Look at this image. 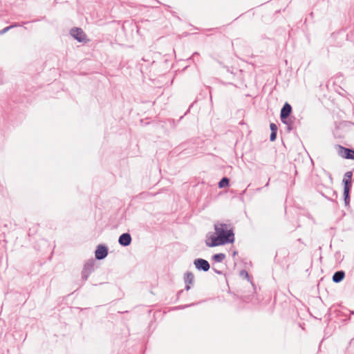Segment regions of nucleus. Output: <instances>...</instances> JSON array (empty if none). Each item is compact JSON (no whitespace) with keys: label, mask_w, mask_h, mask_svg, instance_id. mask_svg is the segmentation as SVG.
Returning <instances> with one entry per match:
<instances>
[{"label":"nucleus","mask_w":354,"mask_h":354,"mask_svg":"<svg viewBox=\"0 0 354 354\" xmlns=\"http://www.w3.org/2000/svg\"><path fill=\"white\" fill-rule=\"evenodd\" d=\"M214 227L223 245L234 243L235 234L233 227L230 225L224 223H216Z\"/></svg>","instance_id":"f257e3e1"},{"label":"nucleus","mask_w":354,"mask_h":354,"mask_svg":"<svg viewBox=\"0 0 354 354\" xmlns=\"http://www.w3.org/2000/svg\"><path fill=\"white\" fill-rule=\"evenodd\" d=\"M221 75L226 84L237 86L243 83V70L240 68H223Z\"/></svg>","instance_id":"f03ea898"},{"label":"nucleus","mask_w":354,"mask_h":354,"mask_svg":"<svg viewBox=\"0 0 354 354\" xmlns=\"http://www.w3.org/2000/svg\"><path fill=\"white\" fill-rule=\"evenodd\" d=\"M353 176V172L352 171H346L344 175L342 180V183L344 184V205L346 207L350 206V201H351V196L350 193L351 191L352 187V178Z\"/></svg>","instance_id":"7ed1b4c3"},{"label":"nucleus","mask_w":354,"mask_h":354,"mask_svg":"<svg viewBox=\"0 0 354 354\" xmlns=\"http://www.w3.org/2000/svg\"><path fill=\"white\" fill-rule=\"evenodd\" d=\"M205 245L209 248L223 245L216 232H209L206 235Z\"/></svg>","instance_id":"20e7f679"},{"label":"nucleus","mask_w":354,"mask_h":354,"mask_svg":"<svg viewBox=\"0 0 354 354\" xmlns=\"http://www.w3.org/2000/svg\"><path fill=\"white\" fill-rule=\"evenodd\" d=\"M95 270V260L88 259L84 265L82 271V279L86 281L90 274Z\"/></svg>","instance_id":"39448f33"},{"label":"nucleus","mask_w":354,"mask_h":354,"mask_svg":"<svg viewBox=\"0 0 354 354\" xmlns=\"http://www.w3.org/2000/svg\"><path fill=\"white\" fill-rule=\"evenodd\" d=\"M336 148L339 156L348 160H354V149L345 147L340 145H337Z\"/></svg>","instance_id":"423d86ee"},{"label":"nucleus","mask_w":354,"mask_h":354,"mask_svg":"<svg viewBox=\"0 0 354 354\" xmlns=\"http://www.w3.org/2000/svg\"><path fill=\"white\" fill-rule=\"evenodd\" d=\"M70 35L79 42L86 43L88 41L86 33L80 28L75 27L71 28Z\"/></svg>","instance_id":"0eeeda50"},{"label":"nucleus","mask_w":354,"mask_h":354,"mask_svg":"<svg viewBox=\"0 0 354 354\" xmlns=\"http://www.w3.org/2000/svg\"><path fill=\"white\" fill-rule=\"evenodd\" d=\"M194 265L198 271L207 272L210 268V264L206 259L197 258L194 260Z\"/></svg>","instance_id":"6e6552de"},{"label":"nucleus","mask_w":354,"mask_h":354,"mask_svg":"<svg viewBox=\"0 0 354 354\" xmlns=\"http://www.w3.org/2000/svg\"><path fill=\"white\" fill-rule=\"evenodd\" d=\"M109 254V248L104 244H99L95 251V257L97 260L105 259Z\"/></svg>","instance_id":"1a4fd4ad"},{"label":"nucleus","mask_w":354,"mask_h":354,"mask_svg":"<svg viewBox=\"0 0 354 354\" xmlns=\"http://www.w3.org/2000/svg\"><path fill=\"white\" fill-rule=\"evenodd\" d=\"M292 113V106L288 102H285L281 109L280 111V120L281 122H286L287 118L290 116Z\"/></svg>","instance_id":"9d476101"},{"label":"nucleus","mask_w":354,"mask_h":354,"mask_svg":"<svg viewBox=\"0 0 354 354\" xmlns=\"http://www.w3.org/2000/svg\"><path fill=\"white\" fill-rule=\"evenodd\" d=\"M184 283L185 284V290L187 291H189L192 286L194 284V275L192 272L187 271L184 274L183 277Z\"/></svg>","instance_id":"9b49d317"},{"label":"nucleus","mask_w":354,"mask_h":354,"mask_svg":"<svg viewBox=\"0 0 354 354\" xmlns=\"http://www.w3.org/2000/svg\"><path fill=\"white\" fill-rule=\"evenodd\" d=\"M132 238L129 232L122 233L118 239L119 244L122 247H127L131 245Z\"/></svg>","instance_id":"f8f14e48"},{"label":"nucleus","mask_w":354,"mask_h":354,"mask_svg":"<svg viewBox=\"0 0 354 354\" xmlns=\"http://www.w3.org/2000/svg\"><path fill=\"white\" fill-rule=\"evenodd\" d=\"M346 277V273L344 270H340L334 272L332 277L333 283H339L342 282Z\"/></svg>","instance_id":"ddd939ff"},{"label":"nucleus","mask_w":354,"mask_h":354,"mask_svg":"<svg viewBox=\"0 0 354 354\" xmlns=\"http://www.w3.org/2000/svg\"><path fill=\"white\" fill-rule=\"evenodd\" d=\"M286 120V122H285L282 123L286 125L287 131L290 132L295 128V123L296 118L292 115H290V116L287 118Z\"/></svg>","instance_id":"4468645a"},{"label":"nucleus","mask_w":354,"mask_h":354,"mask_svg":"<svg viewBox=\"0 0 354 354\" xmlns=\"http://www.w3.org/2000/svg\"><path fill=\"white\" fill-rule=\"evenodd\" d=\"M230 186V178L227 176L223 177L218 183V187L220 189L228 187Z\"/></svg>","instance_id":"2eb2a0df"},{"label":"nucleus","mask_w":354,"mask_h":354,"mask_svg":"<svg viewBox=\"0 0 354 354\" xmlns=\"http://www.w3.org/2000/svg\"><path fill=\"white\" fill-rule=\"evenodd\" d=\"M225 257L226 256L224 253H217V254H214L212 257V259L214 262L220 263V262H222L225 259Z\"/></svg>","instance_id":"dca6fc26"},{"label":"nucleus","mask_w":354,"mask_h":354,"mask_svg":"<svg viewBox=\"0 0 354 354\" xmlns=\"http://www.w3.org/2000/svg\"><path fill=\"white\" fill-rule=\"evenodd\" d=\"M240 277L246 279L248 281L250 280L249 273L245 270H241L239 272Z\"/></svg>","instance_id":"f3484780"},{"label":"nucleus","mask_w":354,"mask_h":354,"mask_svg":"<svg viewBox=\"0 0 354 354\" xmlns=\"http://www.w3.org/2000/svg\"><path fill=\"white\" fill-rule=\"evenodd\" d=\"M196 304V303H192V304H189L180 305V306L174 307V309L175 310H182V309L187 308L188 307L194 306Z\"/></svg>","instance_id":"a211bd4d"},{"label":"nucleus","mask_w":354,"mask_h":354,"mask_svg":"<svg viewBox=\"0 0 354 354\" xmlns=\"http://www.w3.org/2000/svg\"><path fill=\"white\" fill-rule=\"evenodd\" d=\"M6 81L4 71L0 68V85L3 84Z\"/></svg>","instance_id":"6ab92c4d"},{"label":"nucleus","mask_w":354,"mask_h":354,"mask_svg":"<svg viewBox=\"0 0 354 354\" xmlns=\"http://www.w3.org/2000/svg\"><path fill=\"white\" fill-rule=\"evenodd\" d=\"M19 25L17 24H12V25H10L9 26H7L6 28H4L3 30H1V34H4L6 33L7 31H8L9 30H10L11 28H14V27H17Z\"/></svg>","instance_id":"aec40b11"},{"label":"nucleus","mask_w":354,"mask_h":354,"mask_svg":"<svg viewBox=\"0 0 354 354\" xmlns=\"http://www.w3.org/2000/svg\"><path fill=\"white\" fill-rule=\"evenodd\" d=\"M270 129L271 132H273V131L277 132V131H278V127H277V124L273 122L270 123Z\"/></svg>","instance_id":"412c9836"},{"label":"nucleus","mask_w":354,"mask_h":354,"mask_svg":"<svg viewBox=\"0 0 354 354\" xmlns=\"http://www.w3.org/2000/svg\"><path fill=\"white\" fill-rule=\"evenodd\" d=\"M277 132H274V131L271 132L270 135V140L271 142L275 141L277 139Z\"/></svg>","instance_id":"4be33fe9"},{"label":"nucleus","mask_w":354,"mask_h":354,"mask_svg":"<svg viewBox=\"0 0 354 354\" xmlns=\"http://www.w3.org/2000/svg\"><path fill=\"white\" fill-rule=\"evenodd\" d=\"M212 269H213V270H214V272L215 273H216L218 274H223V272L222 271L218 270L216 269L215 268H213Z\"/></svg>","instance_id":"5701e85b"},{"label":"nucleus","mask_w":354,"mask_h":354,"mask_svg":"<svg viewBox=\"0 0 354 354\" xmlns=\"http://www.w3.org/2000/svg\"><path fill=\"white\" fill-rule=\"evenodd\" d=\"M183 292V290H179L178 292H177V299H178L180 297V296L181 295V294Z\"/></svg>","instance_id":"b1692460"},{"label":"nucleus","mask_w":354,"mask_h":354,"mask_svg":"<svg viewBox=\"0 0 354 354\" xmlns=\"http://www.w3.org/2000/svg\"><path fill=\"white\" fill-rule=\"evenodd\" d=\"M168 122H169V124H174V119H169L168 120Z\"/></svg>","instance_id":"393cba45"},{"label":"nucleus","mask_w":354,"mask_h":354,"mask_svg":"<svg viewBox=\"0 0 354 354\" xmlns=\"http://www.w3.org/2000/svg\"><path fill=\"white\" fill-rule=\"evenodd\" d=\"M263 187H258L255 189V192H259L262 190Z\"/></svg>","instance_id":"a878e982"},{"label":"nucleus","mask_w":354,"mask_h":354,"mask_svg":"<svg viewBox=\"0 0 354 354\" xmlns=\"http://www.w3.org/2000/svg\"><path fill=\"white\" fill-rule=\"evenodd\" d=\"M250 184H249V185H248L247 188L243 191V193H242V194H245V193L247 192V189H248V187H250Z\"/></svg>","instance_id":"bb28decb"},{"label":"nucleus","mask_w":354,"mask_h":354,"mask_svg":"<svg viewBox=\"0 0 354 354\" xmlns=\"http://www.w3.org/2000/svg\"><path fill=\"white\" fill-rule=\"evenodd\" d=\"M270 180V179L269 178V179H268V181L267 182V183H266V184L265 185V186H264L265 187H268V186H269Z\"/></svg>","instance_id":"cd10ccee"},{"label":"nucleus","mask_w":354,"mask_h":354,"mask_svg":"<svg viewBox=\"0 0 354 354\" xmlns=\"http://www.w3.org/2000/svg\"><path fill=\"white\" fill-rule=\"evenodd\" d=\"M237 254H238V252H237V251H234V252H233V254H232V255L234 257V256H236Z\"/></svg>","instance_id":"c85d7f7f"},{"label":"nucleus","mask_w":354,"mask_h":354,"mask_svg":"<svg viewBox=\"0 0 354 354\" xmlns=\"http://www.w3.org/2000/svg\"><path fill=\"white\" fill-rule=\"evenodd\" d=\"M298 241H299V242H302V241H301V239H298Z\"/></svg>","instance_id":"c756f323"}]
</instances>
